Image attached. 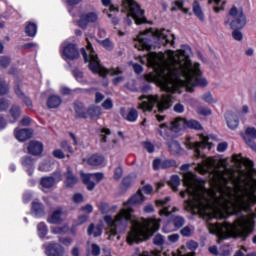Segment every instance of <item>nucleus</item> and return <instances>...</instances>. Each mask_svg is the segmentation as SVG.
<instances>
[{
  "instance_id": "1",
  "label": "nucleus",
  "mask_w": 256,
  "mask_h": 256,
  "mask_svg": "<svg viewBox=\"0 0 256 256\" xmlns=\"http://www.w3.org/2000/svg\"><path fill=\"white\" fill-rule=\"evenodd\" d=\"M145 201V196L143 192L138 190L128 201L123 203L124 208H122L119 213L113 218L112 216L106 215L104 217L105 223L108 225V239L110 241H119L121 236L119 233H123L127 229V225L131 224V231L128 233L127 242L129 245L133 243H141L143 239L152 237L156 231H159V222L154 219L139 221L134 215V210L132 207L135 205H141Z\"/></svg>"
},
{
  "instance_id": "2",
  "label": "nucleus",
  "mask_w": 256,
  "mask_h": 256,
  "mask_svg": "<svg viewBox=\"0 0 256 256\" xmlns=\"http://www.w3.org/2000/svg\"><path fill=\"white\" fill-rule=\"evenodd\" d=\"M148 62L157 73L156 79L158 83L163 89H166V91H169V89L175 85V81H181V77H183L185 83L191 85V87H207V79L198 78L203 75V72H201V64L199 63H194L191 68L167 70L163 64V59L157 53H152L148 57Z\"/></svg>"
},
{
  "instance_id": "3",
  "label": "nucleus",
  "mask_w": 256,
  "mask_h": 256,
  "mask_svg": "<svg viewBox=\"0 0 256 256\" xmlns=\"http://www.w3.org/2000/svg\"><path fill=\"white\" fill-rule=\"evenodd\" d=\"M137 42L135 43V49L138 51H151L153 47H167L171 45L175 47V35L170 34L169 31L165 29H156L150 28L149 30L140 32L136 37Z\"/></svg>"
},
{
  "instance_id": "4",
  "label": "nucleus",
  "mask_w": 256,
  "mask_h": 256,
  "mask_svg": "<svg viewBox=\"0 0 256 256\" xmlns=\"http://www.w3.org/2000/svg\"><path fill=\"white\" fill-rule=\"evenodd\" d=\"M153 90L151 84H144L140 87L141 95L138 97L139 101L142 103L138 104V109H140L143 113H151L153 109H155V105L157 106L158 113H163L167 111V109H171L173 106V96L170 94H164L161 97L159 95H145Z\"/></svg>"
},
{
  "instance_id": "5",
  "label": "nucleus",
  "mask_w": 256,
  "mask_h": 256,
  "mask_svg": "<svg viewBox=\"0 0 256 256\" xmlns=\"http://www.w3.org/2000/svg\"><path fill=\"white\" fill-rule=\"evenodd\" d=\"M229 15L232 19L230 20L227 18L224 25L230 24V28L233 30L232 37L235 41H243V33H241V29L247 25V16H245L243 8L237 9L236 6H233L229 11Z\"/></svg>"
},
{
  "instance_id": "6",
  "label": "nucleus",
  "mask_w": 256,
  "mask_h": 256,
  "mask_svg": "<svg viewBox=\"0 0 256 256\" xmlns=\"http://www.w3.org/2000/svg\"><path fill=\"white\" fill-rule=\"evenodd\" d=\"M180 170L183 175V183L186 187V193H188L190 197H193L195 201H199L201 199V190L199 189V186H197L195 175L189 172V164L182 165Z\"/></svg>"
},
{
  "instance_id": "7",
  "label": "nucleus",
  "mask_w": 256,
  "mask_h": 256,
  "mask_svg": "<svg viewBox=\"0 0 256 256\" xmlns=\"http://www.w3.org/2000/svg\"><path fill=\"white\" fill-rule=\"evenodd\" d=\"M200 142H190L186 143L187 149H193L195 159H203V161H217L215 159H205V149L211 151L213 143L209 142V138L203 134L200 135Z\"/></svg>"
},
{
  "instance_id": "8",
  "label": "nucleus",
  "mask_w": 256,
  "mask_h": 256,
  "mask_svg": "<svg viewBox=\"0 0 256 256\" xmlns=\"http://www.w3.org/2000/svg\"><path fill=\"white\" fill-rule=\"evenodd\" d=\"M122 6L133 17L136 25H145L147 23L145 10L141 9V6L135 0H122Z\"/></svg>"
},
{
  "instance_id": "9",
  "label": "nucleus",
  "mask_w": 256,
  "mask_h": 256,
  "mask_svg": "<svg viewBox=\"0 0 256 256\" xmlns=\"http://www.w3.org/2000/svg\"><path fill=\"white\" fill-rule=\"evenodd\" d=\"M81 53L84 59V63H89L88 69H90V71L94 75H100V77H107V73H109V71L101 66L98 55L89 56L85 48H81Z\"/></svg>"
},
{
  "instance_id": "10",
  "label": "nucleus",
  "mask_w": 256,
  "mask_h": 256,
  "mask_svg": "<svg viewBox=\"0 0 256 256\" xmlns=\"http://www.w3.org/2000/svg\"><path fill=\"white\" fill-rule=\"evenodd\" d=\"M255 230L254 222H246L241 224L239 228L234 231L235 237H239L242 241H247L248 237L253 234Z\"/></svg>"
},
{
  "instance_id": "11",
  "label": "nucleus",
  "mask_w": 256,
  "mask_h": 256,
  "mask_svg": "<svg viewBox=\"0 0 256 256\" xmlns=\"http://www.w3.org/2000/svg\"><path fill=\"white\" fill-rule=\"evenodd\" d=\"M63 57H65L68 61H75V59H79V48H77V44L68 43L64 46L62 51Z\"/></svg>"
},
{
  "instance_id": "12",
  "label": "nucleus",
  "mask_w": 256,
  "mask_h": 256,
  "mask_svg": "<svg viewBox=\"0 0 256 256\" xmlns=\"http://www.w3.org/2000/svg\"><path fill=\"white\" fill-rule=\"evenodd\" d=\"M21 115H23L21 106L19 104H12L8 111V123H10V125H15V123L21 119Z\"/></svg>"
},
{
  "instance_id": "13",
  "label": "nucleus",
  "mask_w": 256,
  "mask_h": 256,
  "mask_svg": "<svg viewBox=\"0 0 256 256\" xmlns=\"http://www.w3.org/2000/svg\"><path fill=\"white\" fill-rule=\"evenodd\" d=\"M43 150V142L37 140H31L27 145V153L33 157H41V155H43Z\"/></svg>"
},
{
  "instance_id": "14",
  "label": "nucleus",
  "mask_w": 256,
  "mask_h": 256,
  "mask_svg": "<svg viewBox=\"0 0 256 256\" xmlns=\"http://www.w3.org/2000/svg\"><path fill=\"white\" fill-rule=\"evenodd\" d=\"M98 19V16L95 12H89L86 14H82L80 16V19L78 20V27L80 29H87L89 23H96Z\"/></svg>"
},
{
  "instance_id": "15",
  "label": "nucleus",
  "mask_w": 256,
  "mask_h": 256,
  "mask_svg": "<svg viewBox=\"0 0 256 256\" xmlns=\"http://www.w3.org/2000/svg\"><path fill=\"white\" fill-rule=\"evenodd\" d=\"M13 91L18 99H21V101H23L28 109H31L33 107V100H31L29 96L25 95V92H23V90L21 89V84L19 82L14 85Z\"/></svg>"
},
{
  "instance_id": "16",
  "label": "nucleus",
  "mask_w": 256,
  "mask_h": 256,
  "mask_svg": "<svg viewBox=\"0 0 256 256\" xmlns=\"http://www.w3.org/2000/svg\"><path fill=\"white\" fill-rule=\"evenodd\" d=\"M219 175H220V178H219L220 183H223L224 187L227 189V192H225V190H223V188L219 186L220 196H221V199H223V201L227 203V201H229V199L233 197V189L231 187H227V182L229 180L223 177V173H220Z\"/></svg>"
},
{
  "instance_id": "17",
  "label": "nucleus",
  "mask_w": 256,
  "mask_h": 256,
  "mask_svg": "<svg viewBox=\"0 0 256 256\" xmlns=\"http://www.w3.org/2000/svg\"><path fill=\"white\" fill-rule=\"evenodd\" d=\"M45 253L47 256H63L65 249L59 243L50 242L45 248Z\"/></svg>"
},
{
  "instance_id": "18",
  "label": "nucleus",
  "mask_w": 256,
  "mask_h": 256,
  "mask_svg": "<svg viewBox=\"0 0 256 256\" xmlns=\"http://www.w3.org/2000/svg\"><path fill=\"white\" fill-rule=\"evenodd\" d=\"M256 128L255 127H248L245 131L244 140L245 143L252 149V151H255L256 153Z\"/></svg>"
},
{
  "instance_id": "19",
  "label": "nucleus",
  "mask_w": 256,
  "mask_h": 256,
  "mask_svg": "<svg viewBox=\"0 0 256 256\" xmlns=\"http://www.w3.org/2000/svg\"><path fill=\"white\" fill-rule=\"evenodd\" d=\"M14 136L18 141L23 143L33 137V130H31L30 128H21V129L16 128L14 130Z\"/></svg>"
},
{
  "instance_id": "20",
  "label": "nucleus",
  "mask_w": 256,
  "mask_h": 256,
  "mask_svg": "<svg viewBox=\"0 0 256 256\" xmlns=\"http://www.w3.org/2000/svg\"><path fill=\"white\" fill-rule=\"evenodd\" d=\"M63 221H65V212L61 208L54 210L48 218V223H52V225H61Z\"/></svg>"
},
{
  "instance_id": "21",
  "label": "nucleus",
  "mask_w": 256,
  "mask_h": 256,
  "mask_svg": "<svg viewBox=\"0 0 256 256\" xmlns=\"http://www.w3.org/2000/svg\"><path fill=\"white\" fill-rule=\"evenodd\" d=\"M66 180L64 182V185L67 189H73L77 183H79V179L75 174H73V171L70 167L67 168V172L65 173Z\"/></svg>"
},
{
  "instance_id": "22",
  "label": "nucleus",
  "mask_w": 256,
  "mask_h": 256,
  "mask_svg": "<svg viewBox=\"0 0 256 256\" xmlns=\"http://www.w3.org/2000/svg\"><path fill=\"white\" fill-rule=\"evenodd\" d=\"M225 119H226L227 126L232 131H235V129L239 127V118L237 117V115L233 114L232 112H227L225 114Z\"/></svg>"
},
{
  "instance_id": "23",
  "label": "nucleus",
  "mask_w": 256,
  "mask_h": 256,
  "mask_svg": "<svg viewBox=\"0 0 256 256\" xmlns=\"http://www.w3.org/2000/svg\"><path fill=\"white\" fill-rule=\"evenodd\" d=\"M172 7L170 11H182L184 15H189V8L183 7L185 5V0H172L171 2Z\"/></svg>"
},
{
  "instance_id": "24",
  "label": "nucleus",
  "mask_w": 256,
  "mask_h": 256,
  "mask_svg": "<svg viewBox=\"0 0 256 256\" xmlns=\"http://www.w3.org/2000/svg\"><path fill=\"white\" fill-rule=\"evenodd\" d=\"M61 103H63V100L58 95H50L47 99L46 105L48 109H57L61 106Z\"/></svg>"
},
{
  "instance_id": "25",
  "label": "nucleus",
  "mask_w": 256,
  "mask_h": 256,
  "mask_svg": "<svg viewBox=\"0 0 256 256\" xmlns=\"http://www.w3.org/2000/svg\"><path fill=\"white\" fill-rule=\"evenodd\" d=\"M74 111L76 113V119H87V111H85V105L81 102L74 103Z\"/></svg>"
},
{
  "instance_id": "26",
  "label": "nucleus",
  "mask_w": 256,
  "mask_h": 256,
  "mask_svg": "<svg viewBox=\"0 0 256 256\" xmlns=\"http://www.w3.org/2000/svg\"><path fill=\"white\" fill-rule=\"evenodd\" d=\"M101 3L104 7H109V9H104L103 13H106L108 17H113L111 13H119V7L111 3V0H101Z\"/></svg>"
},
{
  "instance_id": "27",
  "label": "nucleus",
  "mask_w": 256,
  "mask_h": 256,
  "mask_svg": "<svg viewBox=\"0 0 256 256\" xmlns=\"http://www.w3.org/2000/svg\"><path fill=\"white\" fill-rule=\"evenodd\" d=\"M175 167V161H154L153 169L154 171H159V169H169Z\"/></svg>"
},
{
  "instance_id": "28",
  "label": "nucleus",
  "mask_w": 256,
  "mask_h": 256,
  "mask_svg": "<svg viewBox=\"0 0 256 256\" xmlns=\"http://www.w3.org/2000/svg\"><path fill=\"white\" fill-rule=\"evenodd\" d=\"M192 9L194 15L199 19V21H205V14L203 13V9H201V4L199 1L195 0L192 4Z\"/></svg>"
},
{
  "instance_id": "29",
  "label": "nucleus",
  "mask_w": 256,
  "mask_h": 256,
  "mask_svg": "<svg viewBox=\"0 0 256 256\" xmlns=\"http://www.w3.org/2000/svg\"><path fill=\"white\" fill-rule=\"evenodd\" d=\"M168 149H170V152L173 155H181V152L183 151V148H181V144H179L176 140H170L168 142Z\"/></svg>"
},
{
  "instance_id": "30",
  "label": "nucleus",
  "mask_w": 256,
  "mask_h": 256,
  "mask_svg": "<svg viewBox=\"0 0 256 256\" xmlns=\"http://www.w3.org/2000/svg\"><path fill=\"white\" fill-rule=\"evenodd\" d=\"M25 34L27 37H36L37 24L35 22H26Z\"/></svg>"
},
{
  "instance_id": "31",
  "label": "nucleus",
  "mask_w": 256,
  "mask_h": 256,
  "mask_svg": "<svg viewBox=\"0 0 256 256\" xmlns=\"http://www.w3.org/2000/svg\"><path fill=\"white\" fill-rule=\"evenodd\" d=\"M184 125L188 129H194V131H203V125H201V122L195 119L185 120Z\"/></svg>"
},
{
  "instance_id": "32",
  "label": "nucleus",
  "mask_w": 256,
  "mask_h": 256,
  "mask_svg": "<svg viewBox=\"0 0 256 256\" xmlns=\"http://www.w3.org/2000/svg\"><path fill=\"white\" fill-rule=\"evenodd\" d=\"M86 113H87L88 117H90V119H95L97 117H101V114H102L101 107L92 105V106L88 107Z\"/></svg>"
},
{
  "instance_id": "33",
  "label": "nucleus",
  "mask_w": 256,
  "mask_h": 256,
  "mask_svg": "<svg viewBox=\"0 0 256 256\" xmlns=\"http://www.w3.org/2000/svg\"><path fill=\"white\" fill-rule=\"evenodd\" d=\"M32 213H34L36 217H43V215H45V207L39 202H34L32 203Z\"/></svg>"
},
{
  "instance_id": "34",
  "label": "nucleus",
  "mask_w": 256,
  "mask_h": 256,
  "mask_svg": "<svg viewBox=\"0 0 256 256\" xmlns=\"http://www.w3.org/2000/svg\"><path fill=\"white\" fill-rule=\"evenodd\" d=\"M88 235H93V237H101L103 230L101 226H95V224H90L87 229Z\"/></svg>"
},
{
  "instance_id": "35",
  "label": "nucleus",
  "mask_w": 256,
  "mask_h": 256,
  "mask_svg": "<svg viewBox=\"0 0 256 256\" xmlns=\"http://www.w3.org/2000/svg\"><path fill=\"white\" fill-rule=\"evenodd\" d=\"M139 119V112L135 108H131L125 117V120L128 121L129 123H135Z\"/></svg>"
},
{
  "instance_id": "36",
  "label": "nucleus",
  "mask_w": 256,
  "mask_h": 256,
  "mask_svg": "<svg viewBox=\"0 0 256 256\" xmlns=\"http://www.w3.org/2000/svg\"><path fill=\"white\" fill-rule=\"evenodd\" d=\"M41 187H44V189H51L53 185H55V180L48 176V177H43L40 181Z\"/></svg>"
},
{
  "instance_id": "37",
  "label": "nucleus",
  "mask_w": 256,
  "mask_h": 256,
  "mask_svg": "<svg viewBox=\"0 0 256 256\" xmlns=\"http://www.w3.org/2000/svg\"><path fill=\"white\" fill-rule=\"evenodd\" d=\"M168 185L172 190L177 191V187L181 185V178L177 175L171 176L170 181H168Z\"/></svg>"
},
{
  "instance_id": "38",
  "label": "nucleus",
  "mask_w": 256,
  "mask_h": 256,
  "mask_svg": "<svg viewBox=\"0 0 256 256\" xmlns=\"http://www.w3.org/2000/svg\"><path fill=\"white\" fill-rule=\"evenodd\" d=\"M7 93H9V85H7L5 79L0 76V97L7 95Z\"/></svg>"
},
{
  "instance_id": "39",
  "label": "nucleus",
  "mask_w": 256,
  "mask_h": 256,
  "mask_svg": "<svg viewBox=\"0 0 256 256\" xmlns=\"http://www.w3.org/2000/svg\"><path fill=\"white\" fill-rule=\"evenodd\" d=\"M214 2V7H213V11L215 13H220V11H224L225 10V2H223V4L221 6H219V3H221V0H208L209 5H211V3Z\"/></svg>"
},
{
  "instance_id": "40",
  "label": "nucleus",
  "mask_w": 256,
  "mask_h": 256,
  "mask_svg": "<svg viewBox=\"0 0 256 256\" xmlns=\"http://www.w3.org/2000/svg\"><path fill=\"white\" fill-rule=\"evenodd\" d=\"M99 44L101 45V47H104V49H106V51H113V42L111 41V39L106 38L104 40H100Z\"/></svg>"
},
{
  "instance_id": "41",
  "label": "nucleus",
  "mask_w": 256,
  "mask_h": 256,
  "mask_svg": "<svg viewBox=\"0 0 256 256\" xmlns=\"http://www.w3.org/2000/svg\"><path fill=\"white\" fill-rule=\"evenodd\" d=\"M198 115H202L203 117H209V115H212L213 111L209 107L205 106H199L197 108Z\"/></svg>"
},
{
  "instance_id": "42",
  "label": "nucleus",
  "mask_w": 256,
  "mask_h": 256,
  "mask_svg": "<svg viewBox=\"0 0 256 256\" xmlns=\"http://www.w3.org/2000/svg\"><path fill=\"white\" fill-rule=\"evenodd\" d=\"M133 185V177L131 176H126L122 179V189L123 191H127L129 187Z\"/></svg>"
},
{
  "instance_id": "43",
  "label": "nucleus",
  "mask_w": 256,
  "mask_h": 256,
  "mask_svg": "<svg viewBox=\"0 0 256 256\" xmlns=\"http://www.w3.org/2000/svg\"><path fill=\"white\" fill-rule=\"evenodd\" d=\"M98 209L103 213V215H107V213H111V206H109V203L106 202H100L98 203Z\"/></svg>"
},
{
  "instance_id": "44",
  "label": "nucleus",
  "mask_w": 256,
  "mask_h": 256,
  "mask_svg": "<svg viewBox=\"0 0 256 256\" xmlns=\"http://www.w3.org/2000/svg\"><path fill=\"white\" fill-rule=\"evenodd\" d=\"M172 221L176 229H181V227L185 225V218H183L182 216H175Z\"/></svg>"
},
{
  "instance_id": "45",
  "label": "nucleus",
  "mask_w": 256,
  "mask_h": 256,
  "mask_svg": "<svg viewBox=\"0 0 256 256\" xmlns=\"http://www.w3.org/2000/svg\"><path fill=\"white\" fill-rule=\"evenodd\" d=\"M194 231H195V228H193V226H186L180 231V233L182 237H191Z\"/></svg>"
},
{
  "instance_id": "46",
  "label": "nucleus",
  "mask_w": 256,
  "mask_h": 256,
  "mask_svg": "<svg viewBox=\"0 0 256 256\" xmlns=\"http://www.w3.org/2000/svg\"><path fill=\"white\" fill-rule=\"evenodd\" d=\"M11 65V58L9 56L0 57V67L7 69Z\"/></svg>"
},
{
  "instance_id": "47",
  "label": "nucleus",
  "mask_w": 256,
  "mask_h": 256,
  "mask_svg": "<svg viewBox=\"0 0 256 256\" xmlns=\"http://www.w3.org/2000/svg\"><path fill=\"white\" fill-rule=\"evenodd\" d=\"M47 225H45V223L43 222H40L38 224V234H39V237L43 238L45 237V235H47Z\"/></svg>"
},
{
  "instance_id": "48",
  "label": "nucleus",
  "mask_w": 256,
  "mask_h": 256,
  "mask_svg": "<svg viewBox=\"0 0 256 256\" xmlns=\"http://www.w3.org/2000/svg\"><path fill=\"white\" fill-rule=\"evenodd\" d=\"M204 166L202 164H199L198 167L200 169V173H202L203 175L205 173H207V169L209 168V165H215V162H211V161H205L203 162Z\"/></svg>"
},
{
  "instance_id": "49",
  "label": "nucleus",
  "mask_w": 256,
  "mask_h": 256,
  "mask_svg": "<svg viewBox=\"0 0 256 256\" xmlns=\"http://www.w3.org/2000/svg\"><path fill=\"white\" fill-rule=\"evenodd\" d=\"M60 147L63 151H66V153L73 154V147L69 145L67 140L62 141Z\"/></svg>"
},
{
  "instance_id": "50",
  "label": "nucleus",
  "mask_w": 256,
  "mask_h": 256,
  "mask_svg": "<svg viewBox=\"0 0 256 256\" xmlns=\"http://www.w3.org/2000/svg\"><path fill=\"white\" fill-rule=\"evenodd\" d=\"M168 131H169V128L167 126V123L160 124V129L158 130L160 137H164L165 139L167 137Z\"/></svg>"
},
{
  "instance_id": "51",
  "label": "nucleus",
  "mask_w": 256,
  "mask_h": 256,
  "mask_svg": "<svg viewBox=\"0 0 256 256\" xmlns=\"http://www.w3.org/2000/svg\"><path fill=\"white\" fill-rule=\"evenodd\" d=\"M72 75L74 77V79H76V81H78L79 83H81V81H83V72L79 69H74L72 71Z\"/></svg>"
},
{
  "instance_id": "52",
  "label": "nucleus",
  "mask_w": 256,
  "mask_h": 256,
  "mask_svg": "<svg viewBox=\"0 0 256 256\" xmlns=\"http://www.w3.org/2000/svg\"><path fill=\"white\" fill-rule=\"evenodd\" d=\"M153 243L154 245H158L159 247H161V245H164L165 243V238H163V235L157 234L153 239Z\"/></svg>"
},
{
  "instance_id": "53",
  "label": "nucleus",
  "mask_w": 256,
  "mask_h": 256,
  "mask_svg": "<svg viewBox=\"0 0 256 256\" xmlns=\"http://www.w3.org/2000/svg\"><path fill=\"white\" fill-rule=\"evenodd\" d=\"M202 99L203 101H205V103H217V100L213 99V95H211V92H206L205 94H203Z\"/></svg>"
},
{
  "instance_id": "54",
  "label": "nucleus",
  "mask_w": 256,
  "mask_h": 256,
  "mask_svg": "<svg viewBox=\"0 0 256 256\" xmlns=\"http://www.w3.org/2000/svg\"><path fill=\"white\" fill-rule=\"evenodd\" d=\"M7 125H9V118H5L3 114H0V131H3V129L7 128Z\"/></svg>"
},
{
  "instance_id": "55",
  "label": "nucleus",
  "mask_w": 256,
  "mask_h": 256,
  "mask_svg": "<svg viewBox=\"0 0 256 256\" xmlns=\"http://www.w3.org/2000/svg\"><path fill=\"white\" fill-rule=\"evenodd\" d=\"M87 161H105V157L99 153L92 154Z\"/></svg>"
},
{
  "instance_id": "56",
  "label": "nucleus",
  "mask_w": 256,
  "mask_h": 256,
  "mask_svg": "<svg viewBox=\"0 0 256 256\" xmlns=\"http://www.w3.org/2000/svg\"><path fill=\"white\" fill-rule=\"evenodd\" d=\"M102 107H103V109H105L106 111H109L110 109H113V100H111V98L106 99V100L102 103Z\"/></svg>"
},
{
  "instance_id": "57",
  "label": "nucleus",
  "mask_w": 256,
  "mask_h": 256,
  "mask_svg": "<svg viewBox=\"0 0 256 256\" xmlns=\"http://www.w3.org/2000/svg\"><path fill=\"white\" fill-rule=\"evenodd\" d=\"M9 109V103L5 98H0V113H3V111H7Z\"/></svg>"
},
{
  "instance_id": "58",
  "label": "nucleus",
  "mask_w": 256,
  "mask_h": 256,
  "mask_svg": "<svg viewBox=\"0 0 256 256\" xmlns=\"http://www.w3.org/2000/svg\"><path fill=\"white\" fill-rule=\"evenodd\" d=\"M86 49L89 52L88 57H93L97 55V53L95 52V49L93 48V44H91V42L88 39H87Z\"/></svg>"
},
{
  "instance_id": "59",
  "label": "nucleus",
  "mask_w": 256,
  "mask_h": 256,
  "mask_svg": "<svg viewBox=\"0 0 256 256\" xmlns=\"http://www.w3.org/2000/svg\"><path fill=\"white\" fill-rule=\"evenodd\" d=\"M100 132L104 134L102 135L101 143H107V135H111V130L109 128H102Z\"/></svg>"
},
{
  "instance_id": "60",
  "label": "nucleus",
  "mask_w": 256,
  "mask_h": 256,
  "mask_svg": "<svg viewBox=\"0 0 256 256\" xmlns=\"http://www.w3.org/2000/svg\"><path fill=\"white\" fill-rule=\"evenodd\" d=\"M143 147H144V149H146V151L148 153H154V151H155V145H153V143H151L149 141L144 142Z\"/></svg>"
},
{
  "instance_id": "61",
  "label": "nucleus",
  "mask_w": 256,
  "mask_h": 256,
  "mask_svg": "<svg viewBox=\"0 0 256 256\" xmlns=\"http://www.w3.org/2000/svg\"><path fill=\"white\" fill-rule=\"evenodd\" d=\"M67 231H69V227L67 226L56 227L52 229V233H55V234H63V233H67Z\"/></svg>"
},
{
  "instance_id": "62",
  "label": "nucleus",
  "mask_w": 256,
  "mask_h": 256,
  "mask_svg": "<svg viewBox=\"0 0 256 256\" xmlns=\"http://www.w3.org/2000/svg\"><path fill=\"white\" fill-rule=\"evenodd\" d=\"M80 177L82 179V183H84V185H85L86 183H89L91 181L92 175L86 174L83 171H80Z\"/></svg>"
},
{
  "instance_id": "63",
  "label": "nucleus",
  "mask_w": 256,
  "mask_h": 256,
  "mask_svg": "<svg viewBox=\"0 0 256 256\" xmlns=\"http://www.w3.org/2000/svg\"><path fill=\"white\" fill-rule=\"evenodd\" d=\"M227 147H229V144L227 142H221L217 145V151L218 153H224V151H227Z\"/></svg>"
},
{
  "instance_id": "64",
  "label": "nucleus",
  "mask_w": 256,
  "mask_h": 256,
  "mask_svg": "<svg viewBox=\"0 0 256 256\" xmlns=\"http://www.w3.org/2000/svg\"><path fill=\"white\" fill-rule=\"evenodd\" d=\"M174 111L175 113H184L185 111V106L181 103H176L174 105Z\"/></svg>"
}]
</instances>
